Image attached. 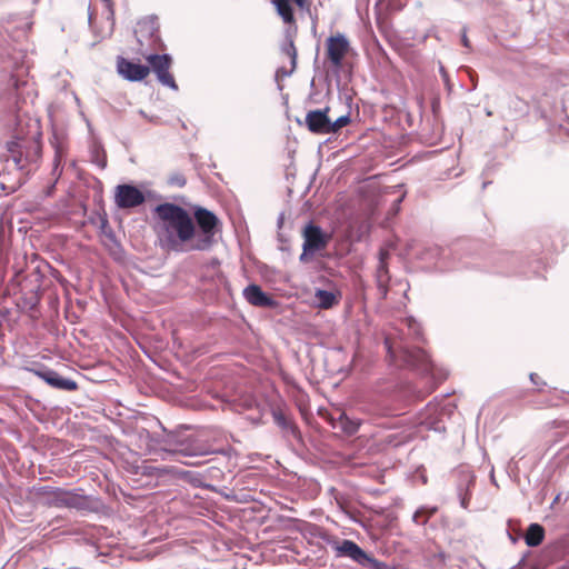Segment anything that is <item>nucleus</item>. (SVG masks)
Instances as JSON below:
<instances>
[{
  "mask_svg": "<svg viewBox=\"0 0 569 569\" xmlns=\"http://www.w3.org/2000/svg\"><path fill=\"white\" fill-rule=\"evenodd\" d=\"M152 213L158 243L166 251H209L222 228L218 216L201 206H194L190 213L182 206L166 201L157 204Z\"/></svg>",
  "mask_w": 569,
  "mask_h": 569,
  "instance_id": "1",
  "label": "nucleus"
},
{
  "mask_svg": "<svg viewBox=\"0 0 569 569\" xmlns=\"http://www.w3.org/2000/svg\"><path fill=\"white\" fill-rule=\"evenodd\" d=\"M143 436L153 447L157 446L163 451L183 457H202L210 453L222 452V450L211 449L209 445L184 431L166 432V429H163L162 433H156L147 429H141L140 437L142 438Z\"/></svg>",
  "mask_w": 569,
  "mask_h": 569,
  "instance_id": "2",
  "label": "nucleus"
},
{
  "mask_svg": "<svg viewBox=\"0 0 569 569\" xmlns=\"http://www.w3.org/2000/svg\"><path fill=\"white\" fill-rule=\"evenodd\" d=\"M385 348L391 361L401 359L403 366L429 373L432 370V362L429 355L419 347H401L399 355L389 338L385 339Z\"/></svg>",
  "mask_w": 569,
  "mask_h": 569,
  "instance_id": "3",
  "label": "nucleus"
},
{
  "mask_svg": "<svg viewBox=\"0 0 569 569\" xmlns=\"http://www.w3.org/2000/svg\"><path fill=\"white\" fill-rule=\"evenodd\" d=\"M302 252L299 256V262L306 264L311 261L316 253L328 247L331 234L319 224L309 221L302 229Z\"/></svg>",
  "mask_w": 569,
  "mask_h": 569,
  "instance_id": "4",
  "label": "nucleus"
},
{
  "mask_svg": "<svg viewBox=\"0 0 569 569\" xmlns=\"http://www.w3.org/2000/svg\"><path fill=\"white\" fill-rule=\"evenodd\" d=\"M270 413L273 423L279 429L281 436L287 441L295 440L299 445H303V437L299 426L297 425L292 412L283 403H274L270 407Z\"/></svg>",
  "mask_w": 569,
  "mask_h": 569,
  "instance_id": "5",
  "label": "nucleus"
},
{
  "mask_svg": "<svg viewBox=\"0 0 569 569\" xmlns=\"http://www.w3.org/2000/svg\"><path fill=\"white\" fill-rule=\"evenodd\" d=\"M20 81L14 76L8 79L7 91L0 96V111H3L4 124L11 127L19 123L20 98L19 87Z\"/></svg>",
  "mask_w": 569,
  "mask_h": 569,
  "instance_id": "6",
  "label": "nucleus"
},
{
  "mask_svg": "<svg viewBox=\"0 0 569 569\" xmlns=\"http://www.w3.org/2000/svg\"><path fill=\"white\" fill-rule=\"evenodd\" d=\"M326 58L330 62L333 72L339 78L343 68L345 58L352 50L350 40L345 33L337 32L326 39Z\"/></svg>",
  "mask_w": 569,
  "mask_h": 569,
  "instance_id": "7",
  "label": "nucleus"
},
{
  "mask_svg": "<svg viewBox=\"0 0 569 569\" xmlns=\"http://www.w3.org/2000/svg\"><path fill=\"white\" fill-rule=\"evenodd\" d=\"M455 406L451 403L440 405L439 402H429L421 413L420 423L428 430L438 433L446 432V420L453 413Z\"/></svg>",
  "mask_w": 569,
  "mask_h": 569,
  "instance_id": "8",
  "label": "nucleus"
},
{
  "mask_svg": "<svg viewBox=\"0 0 569 569\" xmlns=\"http://www.w3.org/2000/svg\"><path fill=\"white\" fill-rule=\"evenodd\" d=\"M322 540L332 548L337 558H348L362 568L366 566L369 553L353 540L339 539L330 535H325Z\"/></svg>",
  "mask_w": 569,
  "mask_h": 569,
  "instance_id": "9",
  "label": "nucleus"
},
{
  "mask_svg": "<svg viewBox=\"0 0 569 569\" xmlns=\"http://www.w3.org/2000/svg\"><path fill=\"white\" fill-rule=\"evenodd\" d=\"M26 370L32 372L53 389L68 392L79 389V385L76 380L61 376L58 371L43 363H39L36 367H27Z\"/></svg>",
  "mask_w": 569,
  "mask_h": 569,
  "instance_id": "10",
  "label": "nucleus"
},
{
  "mask_svg": "<svg viewBox=\"0 0 569 569\" xmlns=\"http://www.w3.org/2000/svg\"><path fill=\"white\" fill-rule=\"evenodd\" d=\"M82 492L83 489L81 488L67 490L64 508L80 512H98L101 506L100 499Z\"/></svg>",
  "mask_w": 569,
  "mask_h": 569,
  "instance_id": "11",
  "label": "nucleus"
},
{
  "mask_svg": "<svg viewBox=\"0 0 569 569\" xmlns=\"http://www.w3.org/2000/svg\"><path fill=\"white\" fill-rule=\"evenodd\" d=\"M146 194L132 183H122L116 187L114 202L120 209H131L143 204Z\"/></svg>",
  "mask_w": 569,
  "mask_h": 569,
  "instance_id": "12",
  "label": "nucleus"
},
{
  "mask_svg": "<svg viewBox=\"0 0 569 569\" xmlns=\"http://www.w3.org/2000/svg\"><path fill=\"white\" fill-rule=\"evenodd\" d=\"M117 71L126 80L131 82L142 81L150 72V68L141 62H134L121 56L117 58Z\"/></svg>",
  "mask_w": 569,
  "mask_h": 569,
  "instance_id": "13",
  "label": "nucleus"
},
{
  "mask_svg": "<svg viewBox=\"0 0 569 569\" xmlns=\"http://www.w3.org/2000/svg\"><path fill=\"white\" fill-rule=\"evenodd\" d=\"M503 261L508 263L509 267L513 269L508 270H498L499 273L503 274H523L529 276V273L538 274L539 269L541 268V260L540 259H533L526 262V266L520 261V258L516 254H509L506 253L502 257Z\"/></svg>",
  "mask_w": 569,
  "mask_h": 569,
  "instance_id": "14",
  "label": "nucleus"
},
{
  "mask_svg": "<svg viewBox=\"0 0 569 569\" xmlns=\"http://www.w3.org/2000/svg\"><path fill=\"white\" fill-rule=\"evenodd\" d=\"M242 295L247 302L253 307L273 309L278 306L277 300L256 283L248 284L243 289Z\"/></svg>",
  "mask_w": 569,
  "mask_h": 569,
  "instance_id": "15",
  "label": "nucleus"
},
{
  "mask_svg": "<svg viewBox=\"0 0 569 569\" xmlns=\"http://www.w3.org/2000/svg\"><path fill=\"white\" fill-rule=\"evenodd\" d=\"M329 111V107L308 111L305 118L308 130L316 134H328Z\"/></svg>",
  "mask_w": 569,
  "mask_h": 569,
  "instance_id": "16",
  "label": "nucleus"
},
{
  "mask_svg": "<svg viewBox=\"0 0 569 569\" xmlns=\"http://www.w3.org/2000/svg\"><path fill=\"white\" fill-rule=\"evenodd\" d=\"M388 256H389L388 252H386L383 250H381L379 252V263H378L377 270H376L377 288L382 298H386L388 295V284H389V280H390L388 266L386 262V259L388 258Z\"/></svg>",
  "mask_w": 569,
  "mask_h": 569,
  "instance_id": "17",
  "label": "nucleus"
},
{
  "mask_svg": "<svg viewBox=\"0 0 569 569\" xmlns=\"http://www.w3.org/2000/svg\"><path fill=\"white\" fill-rule=\"evenodd\" d=\"M27 144H32V147L34 148V154H33L34 157H38L40 154L41 146H40L39 141H37L36 139L30 141V140H26L20 137H16L14 139L7 141V143H6L7 150L10 154H13L16 152L18 153V152L28 151Z\"/></svg>",
  "mask_w": 569,
  "mask_h": 569,
  "instance_id": "18",
  "label": "nucleus"
},
{
  "mask_svg": "<svg viewBox=\"0 0 569 569\" xmlns=\"http://www.w3.org/2000/svg\"><path fill=\"white\" fill-rule=\"evenodd\" d=\"M147 61L149 63V68L156 73V76H158L159 73L170 69L172 58L169 53H151L147 57Z\"/></svg>",
  "mask_w": 569,
  "mask_h": 569,
  "instance_id": "19",
  "label": "nucleus"
},
{
  "mask_svg": "<svg viewBox=\"0 0 569 569\" xmlns=\"http://www.w3.org/2000/svg\"><path fill=\"white\" fill-rule=\"evenodd\" d=\"M522 537L528 547H538L545 539V528L537 522L530 523Z\"/></svg>",
  "mask_w": 569,
  "mask_h": 569,
  "instance_id": "20",
  "label": "nucleus"
},
{
  "mask_svg": "<svg viewBox=\"0 0 569 569\" xmlns=\"http://www.w3.org/2000/svg\"><path fill=\"white\" fill-rule=\"evenodd\" d=\"M315 298L317 306L321 309H330L339 303L338 295L326 289H316Z\"/></svg>",
  "mask_w": 569,
  "mask_h": 569,
  "instance_id": "21",
  "label": "nucleus"
},
{
  "mask_svg": "<svg viewBox=\"0 0 569 569\" xmlns=\"http://www.w3.org/2000/svg\"><path fill=\"white\" fill-rule=\"evenodd\" d=\"M292 0H271L277 13L281 17L284 23H295V9Z\"/></svg>",
  "mask_w": 569,
  "mask_h": 569,
  "instance_id": "22",
  "label": "nucleus"
},
{
  "mask_svg": "<svg viewBox=\"0 0 569 569\" xmlns=\"http://www.w3.org/2000/svg\"><path fill=\"white\" fill-rule=\"evenodd\" d=\"M203 488H206L212 492L219 493L228 501L243 503V502H248V501L252 500V498L250 497L249 493H246L243 491L236 492L234 490H229V493H224L220 489H218V487L213 483H204Z\"/></svg>",
  "mask_w": 569,
  "mask_h": 569,
  "instance_id": "23",
  "label": "nucleus"
},
{
  "mask_svg": "<svg viewBox=\"0 0 569 569\" xmlns=\"http://www.w3.org/2000/svg\"><path fill=\"white\" fill-rule=\"evenodd\" d=\"M281 52L290 58V63L292 66V69H296L297 67V49L293 42V36L291 33L290 29L286 30L284 39L281 43Z\"/></svg>",
  "mask_w": 569,
  "mask_h": 569,
  "instance_id": "24",
  "label": "nucleus"
},
{
  "mask_svg": "<svg viewBox=\"0 0 569 569\" xmlns=\"http://www.w3.org/2000/svg\"><path fill=\"white\" fill-rule=\"evenodd\" d=\"M437 511V507L421 506L412 515V521L418 526H425Z\"/></svg>",
  "mask_w": 569,
  "mask_h": 569,
  "instance_id": "25",
  "label": "nucleus"
},
{
  "mask_svg": "<svg viewBox=\"0 0 569 569\" xmlns=\"http://www.w3.org/2000/svg\"><path fill=\"white\" fill-rule=\"evenodd\" d=\"M134 473L149 478H159L164 473V469L143 461L141 465L134 467Z\"/></svg>",
  "mask_w": 569,
  "mask_h": 569,
  "instance_id": "26",
  "label": "nucleus"
},
{
  "mask_svg": "<svg viewBox=\"0 0 569 569\" xmlns=\"http://www.w3.org/2000/svg\"><path fill=\"white\" fill-rule=\"evenodd\" d=\"M67 489L63 488H54V492H52L43 502L47 507H53L58 509L64 508Z\"/></svg>",
  "mask_w": 569,
  "mask_h": 569,
  "instance_id": "27",
  "label": "nucleus"
},
{
  "mask_svg": "<svg viewBox=\"0 0 569 569\" xmlns=\"http://www.w3.org/2000/svg\"><path fill=\"white\" fill-rule=\"evenodd\" d=\"M91 161L97 164L100 169L107 167V154L101 144L94 143L90 149Z\"/></svg>",
  "mask_w": 569,
  "mask_h": 569,
  "instance_id": "28",
  "label": "nucleus"
},
{
  "mask_svg": "<svg viewBox=\"0 0 569 569\" xmlns=\"http://www.w3.org/2000/svg\"><path fill=\"white\" fill-rule=\"evenodd\" d=\"M463 483V491L471 493V489L476 483V476L468 468H463L459 471V481L457 485Z\"/></svg>",
  "mask_w": 569,
  "mask_h": 569,
  "instance_id": "29",
  "label": "nucleus"
},
{
  "mask_svg": "<svg viewBox=\"0 0 569 569\" xmlns=\"http://www.w3.org/2000/svg\"><path fill=\"white\" fill-rule=\"evenodd\" d=\"M351 122L350 111L346 114L338 117L335 121L329 118L328 134L338 133L343 127Z\"/></svg>",
  "mask_w": 569,
  "mask_h": 569,
  "instance_id": "30",
  "label": "nucleus"
},
{
  "mask_svg": "<svg viewBox=\"0 0 569 569\" xmlns=\"http://www.w3.org/2000/svg\"><path fill=\"white\" fill-rule=\"evenodd\" d=\"M339 427L346 435L352 436L359 430L360 423L342 413L339 417Z\"/></svg>",
  "mask_w": 569,
  "mask_h": 569,
  "instance_id": "31",
  "label": "nucleus"
},
{
  "mask_svg": "<svg viewBox=\"0 0 569 569\" xmlns=\"http://www.w3.org/2000/svg\"><path fill=\"white\" fill-rule=\"evenodd\" d=\"M204 478L209 481L208 483H213L218 487V483H220L221 481L224 480L226 478V473L218 467L216 466H211V467H208L206 470H204ZM206 482L202 483V486L204 485Z\"/></svg>",
  "mask_w": 569,
  "mask_h": 569,
  "instance_id": "32",
  "label": "nucleus"
},
{
  "mask_svg": "<svg viewBox=\"0 0 569 569\" xmlns=\"http://www.w3.org/2000/svg\"><path fill=\"white\" fill-rule=\"evenodd\" d=\"M446 254V250L438 246H432L426 248L421 254L420 258L425 261H438L441 257Z\"/></svg>",
  "mask_w": 569,
  "mask_h": 569,
  "instance_id": "33",
  "label": "nucleus"
},
{
  "mask_svg": "<svg viewBox=\"0 0 569 569\" xmlns=\"http://www.w3.org/2000/svg\"><path fill=\"white\" fill-rule=\"evenodd\" d=\"M365 569H397L395 565L388 563L385 561H380L372 557L370 553L367 558Z\"/></svg>",
  "mask_w": 569,
  "mask_h": 569,
  "instance_id": "34",
  "label": "nucleus"
},
{
  "mask_svg": "<svg viewBox=\"0 0 569 569\" xmlns=\"http://www.w3.org/2000/svg\"><path fill=\"white\" fill-rule=\"evenodd\" d=\"M157 79L162 86H166L172 90H178V84L176 83V80L169 70L159 73Z\"/></svg>",
  "mask_w": 569,
  "mask_h": 569,
  "instance_id": "35",
  "label": "nucleus"
},
{
  "mask_svg": "<svg viewBox=\"0 0 569 569\" xmlns=\"http://www.w3.org/2000/svg\"><path fill=\"white\" fill-rule=\"evenodd\" d=\"M169 186L182 188L187 183L186 177L181 172H173L167 180Z\"/></svg>",
  "mask_w": 569,
  "mask_h": 569,
  "instance_id": "36",
  "label": "nucleus"
},
{
  "mask_svg": "<svg viewBox=\"0 0 569 569\" xmlns=\"http://www.w3.org/2000/svg\"><path fill=\"white\" fill-rule=\"evenodd\" d=\"M507 526H508L507 530H506L507 535H508L510 541L515 545L518 542V540L520 538H522V532L520 529L513 528V522L511 519L508 520Z\"/></svg>",
  "mask_w": 569,
  "mask_h": 569,
  "instance_id": "37",
  "label": "nucleus"
},
{
  "mask_svg": "<svg viewBox=\"0 0 569 569\" xmlns=\"http://www.w3.org/2000/svg\"><path fill=\"white\" fill-rule=\"evenodd\" d=\"M457 496H458L459 503H460L461 508L468 509L471 493L463 491V483L457 485Z\"/></svg>",
  "mask_w": 569,
  "mask_h": 569,
  "instance_id": "38",
  "label": "nucleus"
},
{
  "mask_svg": "<svg viewBox=\"0 0 569 569\" xmlns=\"http://www.w3.org/2000/svg\"><path fill=\"white\" fill-rule=\"evenodd\" d=\"M107 10L106 19L110 22V32L112 33L114 28V9L112 0H101Z\"/></svg>",
  "mask_w": 569,
  "mask_h": 569,
  "instance_id": "39",
  "label": "nucleus"
},
{
  "mask_svg": "<svg viewBox=\"0 0 569 569\" xmlns=\"http://www.w3.org/2000/svg\"><path fill=\"white\" fill-rule=\"evenodd\" d=\"M100 230L110 240H112V241L116 240V234L112 231V229L109 227V221H108V218L106 214L100 218Z\"/></svg>",
  "mask_w": 569,
  "mask_h": 569,
  "instance_id": "40",
  "label": "nucleus"
},
{
  "mask_svg": "<svg viewBox=\"0 0 569 569\" xmlns=\"http://www.w3.org/2000/svg\"><path fill=\"white\" fill-rule=\"evenodd\" d=\"M30 157H31V156H30L29 151H26V152H18V153L16 152V153H13V154H10L11 160L13 161V163L16 164V167H17L18 169H20V170L23 168V163H22V162H23V159H26L27 161H29V160H30Z\"/></svg>",
  "mask_w": 569,
  "mask_h": 569,
  "instance_id": "41",
  "label": "nucleus"
},
{
  "mask_svg": "<svg viewBox=\"0 0 569 569\" xmlns=\"http://www.w3.org/2000/svg\"><path fill=\"white\" fill-rule=\"evenodd\" d=\"M139 26L141 27H146L148 32H149V36L152 38L154 37V34L158 32L159 30V27L157 24V21H156V18H150L146 21H142V22H139Z\"/></svg>",
  "mask_w": 569,
  "mask_h": 569,
  "instance_id": "42",
  "label": "nucleus"
},
{
  "mask_svg": "<svg viewBox=\"0 0 569 569\" xmlns=\"http://www.w3.org/2000/svg\"><path fill=\"white\" fill-rule=\"evenodd\" d=\"M54 488L56 487H51V486H39V487L33 486L31 491L37 497H47L48 498L52 492H54Z\"/></svg>",
  "mask_w": 569,
  "mask_h": 569,
  "instance_id": "43",
  "label": "nucleus"
},
{
  "mask_svg": "<svg viewBox=\"0 0 569 569\" xmlns=\"http://www.w3.org/2000/svg\"><path fill=\"white\" fill-rule=\"evenodd\" d=\"M407 322H408V327L410 329V331L412 332V335L419 339L421 337V329H420V326L417 323V321L413 319V318H408L407 319Z\"/></svg>",
  "mask_w": 569,
  "mask_h": 569,
  "instance_id": "44",
  "label": "nucleus"
},
{
  "mask_svg": "<svg viewBox=\"0 0 569 569\" xmlns=\"http://www.w3.org/2000/svg\"><path fill=\"white\" fill-rule=\"evenodd\" d=\"M293 71L295 69L292 68L289 70L286 69L284 67L278 68L274 76L276 81L279 82L280 79L291 76Z\"/></svg>",
  "mask_w": 569,
  "mask_h": 569,
  "instance_id": "45",
  "label": "nucleus"
},
{
  "mask_svg": "<svg viewBox=\"0 0 569 569\" xmlns=\"http://www.w3.org/2000/svg\"><path fill=\"white\" fill-rule=\"evenodd\" d=\"M449 556L445 551H438L433 555V560L438 565H446Z\"/></svg>",
  "mask_w": 569,
  "mask_h": 569,
  "instance_id": "46",
  "label": "nucleus"
},
{
  "mask_svg": "<svg viewBox=\"0 0 569 569\" xmlns=\"http://www.w3.org/2000/svg\"><path fill=\"white\" fill-rule=\"evenodd\" d=\"M461 43H462V46H463L465 48H467V49H470V48H471V46H470V41H469V39H468V37H467V28H466V27H463V28H462V33H461Z\"/></svg>",
  "mask_w": 569,
  "mask_h": 569,
  "instance_id": "47",
  "label": "nucleus"
},
{
  "mask_svg": "<svg viewBox=\"0 0 569 569\" xmlns=\"http://www.w3.org/2000/svg\"><path fill=\"white\" fill-rule=\"evenodd\" d=\"M529 378H530V381L536 386H545L546 385V382L542 381L537 373H530Z\"/></svg>",
  "mask_w": 569,
  "mask_h": 569,
  "instance_id": "48",
  "label": "nucleus"
},
{
  "mask_svg": "<svg viewBox=\"0 0 569 569\" xmlns=\"http://www.w3.org/2000/svg\"><path fill=\"white\" fill-rule=\"evenodd\" d=\"M405 198V194H402L401 197H399L397 200L393 201L392 203V210L397 213L399 210H400V204L402 202Z\"/></svg>",
  "mask_w": 569,
  "mask_h": 569,
  "instance_id": "49",
  "label": "nucleus"
},
{
  "mask_svg": "<svg viewBox=\"0 0 569 569\" xmlns=\"http://www.w3.org/2000/svg\"><path fill=\"white\" fill-rule=\"evenodd\" d=\"M284 223V212H280L277 218V227L278 229H281Z\"/></svg>",
  "mask_w": 569,
  "mask_h": 569,
  "instance_id": "50",
  "label": "nucleus"
},
{
  "mask_svg": "<svg viewBox=\"0 0 569 569\" xmlns=\"http://www.w3.org/2000/svg\"><path fill=\"white\" fill-rule=\"evenodd\" d=\"M297 7H299L300 9H305L307 7V1L306 0H292Z\"/></svg>",
  "mask_w": 569,
  "mask_h": 569,
  "instance_id": "51",
  "label": "nucleus"
},
{
  "mask_svg": "<svg viewBox=\"0 0 569 569\" xmlns=\"http://www.w3.org/2000/svg\"><path fill=\"white\" fill-rule=\"evenodd\" d=\"M278 240L281 242V243H286L287 242V238L283 236V233L281 232H278Z\"/></svg>",
  "mask_w": 569,
  "mask_h": 569,
  "instance_id": "52",
  "label": "nucleus"
},
{
  "mask_svg": "<svg viewBox=\"0 0 569 569\" xmlns=\"http://www.w3.org/2000/svg\"><path fill=\"white\" fill-rule=\"evenodd\" d=\"M139 113H140L143 118H146V119H148V120H150V121H153V118H148V116L146 114V112H144L143 110H139Z\"/></svg>",
  "mask_w": 569,
  "mask_h": 569,
  "instance_id": "53",
  "label": "nucleus"
},
{
  "mask_svg": "<svg viewBox=\"0 0 569 569\" xmlns=\"http://www.w3.org/2000/svg\"><path fill=\"white\" fill-rule=\"evenodd\" d=\"M490 479H491V482L497 486L496 478H495V475H493V470H491Z\"/></svg>",
  "mask_w": 569,
  "mask_h": 569,
  "instance_id": "54",
  "label": "nucleus"
},
{
  "mask_svg": "<svg viewBox=\"0 0 569 569\" xmlns=\"http://www.w3.org/2000/svg\"><path fill=\"white\" fill-rule=\"evenodd\" d=\"M218 489H220L224 493H229V490H230L228 487H222V488L218 487Z\"/></svg>",
  "mask_w": 569,
  "mask_h": 569,
  "instance_id": "55",
  "label": "nucleus"
},
{
  "mask_svg": "<svg viewBox=\"0 0 569 569\" xmlns=\"http://www.w3.org/2000/svg\"><path fill=\"white\" fill-rule=\"evenodd\" d=\"M279 249H280L281 251H287V250H288V247H287V246H284V243H282V246H280V247H279Z\"/></svg>",
  "mask_w": 569,
  "mask_h": 569,
  "instance_id": "56",
  "label": "nucleus"
},
{
  "mask_svg": "<svg viewBox=\"0 0 569 569\" xmlns=\"http://www.w3.org/2000/svg\"><path fill=\"white\" fill-rule=\"evenodd\" d=\"M422 398H423L422 392L418 391V392H417V396H416V399H422Z\"/></svg>",
  "mask_w": 569,
  "mask_h": 569,
  "instance_id": "57",
  "label": "nucleus"
},
{
  "mask_svg": "<svg viewBox=\"0 0 569 569\" xmlns=\"http://www.w3.org/2000/svg\"><path fill=\"white\" fill-rule=\"evenodd\" d=\"M347 101H348V106L350 107L351 102H352V98L349 96L347 97Z\"/></svg>",
  "mask_w": 569,
  "mask_h": 569,
  "instance_id": "58",
  "label": "nucleus"
},
{
  "mask_svg": "<svg viewBox=\"0 0 569 569\" xmlns=\"http://www.w3.org/2000/svg\"><path fill=\"white\" fill-rule=\"evenodd\" d=\"M440 73H442L443 76H446V71H445V68L441 66L440 67Z\"/></svg>",
  "mask_w": 569,
  "mask_h": 569,
  "instance_id": "59",
  "label": "nucleus"
},
{
  "mask_svg": "<svg viewBox=\"0 0 569 569\" xmlns=\"http://www.w3.org/2000/svg\"><path fill=\"white\" fill-rule=\"evenodd\" d=\"M486 113H487V116H491L492 114V112L490 110H487Z\"/></svg>",
  "mask_w": 569,
  "mask_h": 569,
  "instance_id": "60",
  "label": "nucleus"
},
{
  "mask_svg": "<svg viewBox=\"0 0 569 569\" xmlns=\"http://www.w3.org/2000/svg\"><path fill=\"white\" fill-rule=\"evenodd\" d=\"M186 463H187V465H196L197 462L187 461Z\"/></svg>",
  "mask_w": 569,
  "mask_h": 569,
  "instance_id": "61",
  "label": "nucleus"
},
{
  "mask_svg": "<svg viewBox=\"0 0 569 569\" xmlns=\"http://www.w3.org/2000/svg\"><path fill=\"white\" fill-rule=\"evenodd\" d=\"M91 19H92V14L89 13V23L91 22Z\"/></svg>",
  "mask_w": 569,
  "mask_h": 569,
  "instance_id": "62",
  "label": "nucleus"
},
{
  "mask_svg": "<svg viewBox=\"0 0 569 569\" xmlns=\"http://www.w3.org/2000/svg\"><path fill=\"white\" fill-rule=\"evenodd\" d=\"M33 4H36L38 2V0H31Z\"/></svg>",
  "mask_w": 569,
  "mask_h": 569,
  "instance_id": "63",
  "label": "nucleus"
}]
</instances>
